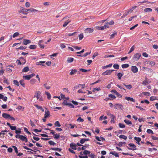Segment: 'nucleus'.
Here are the masks:
<instances>
[{
  "instance_id": "22",
  "label": "nucleus",
  "mask_w": 158,
  "mask_h": 158,
  "mask_svg": "<svg viewBox=\"0 0 158 158\" xmlns=\"http://www.w3.org/2000/svg\"><path fill=\"white\" fill-rule=\"evenodd\" d=\"M110 74L111 73L109 70H108L103 73H102V75L103 76H105L108 75H110Z\"/></svg>"
},
{
  "instance_id": "55",
  "label": "nucleus",
  "mask_w": 158,
  "mask_h": 158,
  "mask_svg": "<svg viewBox=\"0 0 158 158\" xmlns=\"http://www.w3.org/2000/svg\"><path fill=\"white\" fill-rule=\"evenodd\" d=\"M23 129H24V131H25L28 134H29V135L31 134V132H29L28 131V129L27 128L24 127L23 128Z\"/></svg>"
},
{
  "instance_id": "32",
  "label": "nucleus",
  "mask_w": 158,
  "mask_h": 158,
  "mask_svg": "<svg viewBox=\"0 0 158 158\" xmlns=\"http://www.w3.org/2000/svg\"><path fill=\"white\" fill-rule=\"evenodd\" d=\"M24 10H25V9L23 8L22 9L20 10L19 12L20 13H22L23 14L26 15L27 14V13Z\"/></svg>"
},
{
  "instance_id": "6",
  "label": "nucleus",
  "mask_w": 158,
  "mask_h": 158,
  "mask_svg": "<svg viewBox=\"0 0 158 158\" xmlns=\"http://www.w3.org/2000/svg\"><path fill=\"white\" fill-rule=\"evenodd\" d=\"M34 74H31L27 75H24L23 76V78L25 80H29L31 78L33 77Z\"/></svg>"
},
{
  "instance_id": "11",
  "label": "nucleus",
  "mask_w": 158,
  "mask_h": 158,
  "mask_svg": "<svg viewBox=\"0 0 158 158\" xmlns=\"http://www.w3.org/2000/svg\"><path fill=\"white\" fill-rule=\"evenodd\" d=\"M142 69L144 71H148V73H151L152 71V69H149L146 67H143L142 68Z\"/></svg>"
},
{
  "instance_id": "3",
  "label": "nucleus",
  "mask_w": 158,
  "mask_h": 158,
  "mask_svg": "<svg viewBox=\"0 0 158 158\" xmlns=\"http://www.w3.org/2000/svg\"><path fill=\"white\" fill-rule=\"evenodd\" d=\"M128 146H129L130 147H131L132 148H131L128 147V146H127V148L129 150H133V151L136 150L135 148L136 147V146L134 144L132 143H130L128 144Z\"/></svg>"
},
{
  "instance_id": "18",
  "label": "nucleus",
  "mask_w": 158,
  "mask_h": 158,
  "mask_svg": "<svg viewBox=\"0 0 158 158\" xmlns=\"http://www.w3.org/2000/svg\"><path fill=\"white\" fill-rule=\"evenodd\" d=\"M125 99L128 101H131L133 102H135V100L132 98L126 97Z\"/></svg>"
},
{
  "instance_id": "59",
  "label": "nucleus",
  "mask_w": 158,
  "mask_h": 158,
  "mask_svg": "<svg viewBox=\"0 0 158 158\" xmlns=\"http://www.w3.org/2000/svg\"><path fill=\"white\" fill-rule=\"evenodd\" d=\"M14 83V84L17 85V86H19V83L18 81L16 80H14L13 81Z\"/></svg>"
},
{
  "instance_id": "27",
  "label": "nucleus",
  "mask_w": 158,
  "mask_h": 158,
  "mask_svg": "<svg viewBox=\"0 0 158 158\" xmlns=\"http://www.w3.org/2000/svg\"><path fill=\"white\" fill-rule=\"evenodd\" d=\"M77 72V71L76 69H72L71 71L70 72V75H73L75 74V73Z\"/></svg>"
},
{
  "instance_id": "52",
  "label": "nucleus",
  "mask_w": 158,
  "mask_h": 158,
  "mask_svg": "<svg viewBox=\"0 0 158 158\" xmlns=\"http://www.w3.org/2000/svg\"><path fill=\"white\" fill-rule=\"evenodd\" d=\"M134 49H135L134 46L133 45L132 46V47L130 48V51L128 52V54L130 53L131 52H132L134 50Z\"/></svg>"
},
{
  "instance_id": "31",
  "label": "nucleus",
  "mask_w": 158,
  "mask_h": 158,
  "mask_svg": "<svg viewBox=\"0 0 158 158\" xmlns=\"http://www.w3.org/2000/svg\"><path fill=\"white\" fill-rule=\"evenodd\" d=\"M70 21H71L70 20L68 19L65 22L64 24H63V27H65Z\"/></svg>"
},
{
  "instance_id": "17",
  "label": "nucleus",
  "mask_w": 158,
  "mask_h": 158,
  "mask_svg": "<svg viewBox=\"0 0 158 158\" xmlns=\"http://www.w3.org/2000/svg\"><path fill=\"white\" fill-rule=\"evenodd\" d=\"M110 154L114 155L116 157H119V155L118 153L115 151L110 152Z\"/></svg>"
},
{
  "instance_id": "4",
  "label": "nucleus",
  "mask_w": 158,
  "mask_h": 158,
  "mask_svg": "<svg viewBox=\"0 0 158 158\" xmlns=\"http://www.w3.org/2000/svg\"><path fill=\"white\" fill-rule=\"evenodd\" d=\"M114 108L116 109H119L121 110L123 109V106L121 104L117 103L114 106Z\"/></svg>"
},
{
  "instance_id": "60",
  "label": "nucleus",
  "mask_w": 158,
  "mask_h": 158,
  "mask_svg": "<svg viewBox=\"0 0 158 158\" xmlns=\"http://www.w3.org/2000/svg\"><path fill=\"white\" fill-rule=\"evenodd\" d=\"M107 118V117L106 116L103 117V116H101L100 117L99 119V120H102V119H106Z\"/></svg>"
},
{
  "instance_id": "25",
  "label": "nucleus",
  "mask_w": 158,
  "mask_h": 158,
  "mask_svg": "<svg viewBox=\"0 0 158 158\" xmlns=\"http://www.w3.org/2000/svg\"><path fill=\"white\" fill-rule=\"evenodd\" d=\"M123 73H118L117 74V76H118V79L119 80H120L121 79V77L123 76Z\"/></svg>"
},
{
  "instance_id": "16",
  "label": "nucleus",
  "mask_w": 158,
  "mask_h": 158,
  "mask_svg": "<svg viewBox=\"0 0 158 158\" xmlns=\"http://www.w3.org/2000/svg\"><path fill=\"white\" fill-rule=\"evenodd\" d=\"M24 10L25 12H27L28 11H30L31 12H37L38 11L37 10H36L35 9H34L33 8H31L30 9H25Z\"/></svg>"
},
{
  "instance_id": "37",
  "label": "nucleus",
  "mask_w": 158,
  "mask_h": 158,
  "mask_svg": "<svg viewBox=\"0 0 158 158\" xmlns=\"http://www.w3.org/2000/svg\"><path fill=\"white\" fill-rule=\"evenodd\" d=\"M29 71V68L28 67H24L23 69V72H27Z\"/></svg>"
},
{
  "instance_id": "63",
  "label": "nucleus",
  "mask_w": 158,
  "mask_h": 158,
  "mask_svg": "<svg viewBox=\"0 0 158 158\" xmlns=\"http://www.w3.org/2000/svg\"><path fill=\"white\" fill-rule=\"evenodd\" d=\"M19 35V33L18 32H16L15 33L13 34L12 36L13 38H15L16 37Z\"/></svg>"
},
{
  "instance_id": "61",
  "label": "nucleus",
  "mask_w": 158,
  "mask_h": 158,
  "mask_svg": "<svg viewBox=\"0 0 158 158\" xmlns=\"http://www.w3.org/2000/svg\"><path fill=\"white\" fill-rule=\"evenodd\" d=\"M83 33H81L79 35V39L80 40H81L83 38Z\"/></svg>"
},
{
  "instance_id": "46",
  "label": "nucleus",
  "mask_w": 158,
  "mask_h": 158,
  "mask_svg": "<svg viewBox=\"0 0 158 158\" xmlns=\"http://www.w3.org/2000/svg\"><path fill=\"white\" fill-rule=\"evenodd\" d=\"M148 62L149 63V64L151 65V66H154L155 65V63L154 61H148Z\"/></svg>"
},
{
  "instance_id": "8",
  "label": "nucleus",
  "mask_w": 158,
  "mask_h": 158,
  "mask_svg": "<svg viewBox=\"0 0 158 158\" xmlns=\"http://www.w3.org/2000/svg\"><path fill=\"white\" fill-rule=\"evenodd\" d=\"M85 31L86 33H91L94 31V29L91 28H87L85 29Z\"/></svg>"
},
{
  "instance_id": "49",
  "label": "nucleus",
  "mask_w": 158,
  "mask_h": 158,
  "mask_svg": "<svg viewBox=\"0 0 158 158\" xmlns=\"http://www.w3.org/2000/svg\"><path fill=\"white\" fill-rule=\"evenodd\" d=\"M112 66V64H110L108 65H107L105 66H104L103 67L102 69H106L108 67H111Z\"/></svg>"
},
{
  "instance_id": "28",
  "label": "nucleus",
  "mask_w": 158,
  "mask_h": 158,
  "mask_svg": "<svg viewBox=\"0 0 158 158\" xmlns=\"http://www.w3.org/2000/svg\"><path fill=\"white\" fill-rule=\"evenodd\" d=\"M126 144V143L125 142H120L118 144H117V145L119 146V147H121L123 146V144Z\"/></svg>"
},
{
  "instance_id": "42",
  "label": "nucleus",
  "mask_w": 158,
  "mask_h": 158,
  "mask_svg": "<svg viewBox=\"0 0 158 158\" xmlns=\"http://www.w3.org/2000/svg\"><path fill=\"white\" fill-rule=\"evenodd\" d=\"M118 126L119 127L122 128H124L125 127V125L124 124L122 123H119Z\"/></svg>"
},
{
  "instance_id": "14",
  "label": "nucleus",
  "mask_w": 158,
  "mask_h": 158,
  "mask_svg": "<svg viewBox=\"0 0 158 158\" xmlns=\"http://www.w3.org/2000/svg\"><path fill=\"white\" fill-rule=\"evenodd\" d=\"M31 41L30 40H29L24 39L23 41V44L24 45H27L30 43H31Z\"/></svg>"
},
{
  "instance_id": "9",
  "label": "nucleus",
  "mask_w": 158,
  "mask_h": 158,
  "mask_svg": "<svg viewBox=\"0 0 158 158\" xmlns=\"http://www.w3.org/2000/svg\"><path fill=\"white\" fill-rule=\"evenodd\" d=\"M70 146L73 149H77V145L75 143H71L70 144Z\"/></svg>"
},
{
  "instance_id": "2",
  "label": "nucleus",
  "mask_w": 158,
  "mask_h": 158,
  "mask_svg": "<svg viewBox=\"0 0 158 158\" xmlns=\"http://www.w3.org/2000/svg\"><path fill=\"white\" fill-rule=\"evenodd\" d=\"M109 27V26L108 25V23L107 22V23H106V24L105 25L101 27H97V29L98 30H103L104 29H106V28H108Z\"/></svg>"
},
{
  "instance_id": "64",
  "label": "nucleus",
  "mask_w": 158,
  "mask_h": 158,
  "mask_svg": "<svg viewBox=\"0 0 158 158\" xmlns=\"http://www.w3.org/2000/svg\"><path fill=\"white\" fill-rule=\"evenodd\" d=\"M77 121L79 122H83L84 121V119L81 118V117H79L77 119Z\"/></svg>"
},
{
  "instance_id": "38",
  "label": "nucleus",
  "mask_w": 158,
  "mask_h": 158,
  "mask_svg": "<svg viewBox=\"0 0 158 158\" xmlns=\"http://www.w3.org/2000/svg\"><path fill=\"white\" fill-rule=\"evenodd\" d=\"M119 137L121 139H123L125 140L127 139V136L124 135H120L119 136Z\"/></svg>"
},
{
  "instance_id": "41",
  "label": "nucleus",
  "mask_w": 158,
  "mask_h": 158,
  "mask_svg": "<svg viewBox=\"0 0 158 158\" xmlns=\"http://www.w3.org/2000/svg\"><path fill=\"white\" fill-rule=\"evenodd\" d=\"M134 139L136 140L137 142H139L141 141V139L140 137H135L134 138Z\"/></svg>"
},
{
  "instance_id": "53",
  "label": "nucleus",
  "mask_w": 158,
  "mask_h": 158,
  "mask_svg": "<svg viewBox=\"0 0 158 158\" xmlns=\"http://www.w3.org/2000/svg\"><path fill=\"white\" fill-rule=\"evenodd\" d=\"M101 89L100 88H93V89L92 91L93 92H95V91H98L100 90Z\"/></svg>"
},
{
  "instance_id": "50",
  "label": "nucleus",
  "mask_w": 158,
  "mask_h": 158,
  "mask_svg": "<svg viewBox=\"0 0 158 158\" xmlns=\"http://www.w3.org/2000/svg\"><path fill=\"white\" fill-rule=\"evenodd\" d=\"M139 3H153L154 2H150L148 0H144L143 2H138Z\"/></svg>"
},
{
  "instance_id": "15",
  "label": "nucleus",
  "mask_w": 158,
  "mask_h": 158,
  "mask_svg": "<svg viewBox=\"0 0 158 158\" xmlns=\"http://www.w3.org/2000/svg\"><path fill=\"white\" fill-rule=\"evenodd\" d=\"M10 115L6 113H3L2 114V116L4 118L8 119L9 117H10Z\"/></svg>"
},
{
  "instance_id": "43",
  "label": "nucleus",
  "mask_w": 158,
  "mask_h": 158,
  "mask_svg": "<svg viewBox=\"0 0 158 158\" xmlns=\"http://www.w3.org/2000/svg\"><path fill=\"white\" fill-rule=\"evenodd\" d=\"M27 47L25 46L23 47V46H21L19 48H16L17 50V51L18 50V49H20V50H23L25 49Z\"/></svg>"
},
{
  "instance_id": "1",
  "label": "nucleus",
  "mask_w": 158,
  "mask_h": 158,
  "mask_svg": "<svg viewBox=\"0 0 158 158\" xmlns=\"http://www.w3.org/2000/svg\"><path fill=\"white\" fill-rule=\"evenodd\" d=\"M141 56V54L140 53H136L134 55L132 59L134 61H137L139 60Z\"/></svg>"
},
{
  "instance_id": "33",
  "label": "nucleus",
  "mask_w": 158,
  "mask_h": 158,
  "mask_svg": "<svg viewBox=\"0 0 158 158\" xmlns=\"http://www.w3.org/2000/svg\"><path fill=\"white\" fill-rule=\"evenodd\" d=\"M74 60V59L72 57H68L67 60V61L69 63L72 62Z\"/></svg>"
},
{
  "instance_id": "30",
  "label": "nucleus",
  "mask_w": 158,
  "mask_h": 158,
  "mask_svg": "<svg viewBox=\"0 0 158 158\" xmlns=\"http://www.w3.org/2000/svg\"><path fill=\"white\" fill-rule=\"evenodd\" d=\"M50 115V112L49 111H45V114H44V117L45 118H47Z\"/></svg>"
},
{
  "instance_id": "54",
  "label": "nucleus",
  "mask_w": 158,
  "mask_h": 158,
  "mask_svg": "<svg viewBox=\"0 0 158 158\" xmlns=\"http://www.w3.org/2000/svg\"><path fill=\"white\" fill-rule=\"evenodd\" d=\"M77 32H75L72 33H68L67 34V35L68 36H72L74 35L75 34H76Z\"/></svg>"
},
{
  "instance_id": "20",
  "label": "nucleus",
  "mask_w": 158,
  "mask_h": 158,
  "mask_svg": "<svg viewBox=\"0 0 158 158\" xmlns=\"http://www.w3.org/2000/svg\"><path fill=\"white\" fill-rule=\"evenodd\" d=\"M123 84L128 89H130L132 87V85H126L125 83H123Z\"/></svg>"
},
{
  "instance_id": "39",
  "label": "nucleus",
  "mask_w": 158,
  "mask_h": 158,
  "mask_svg": "<svg viewBox=\"0 0 158 158\" xmlns=\"http://www.w3.org/2000/svg\"><path fill=\"white\" fill-rule=\"evenodd\" d=\"M129 65L127 64H123L122 65V67L123 68H128L129 66Z\"/></svg>"
},
{
  "instance_id": "21",
  "label": "nucleus",
  "mask_w": 158,
  "mask_h": 158,
  "mask_svg": "<svg viewBox=\"0 0 158 158\" xmlns=\"http://www.w3.org/2000/svg\"><path fill=\"white\" fill-rule=\"evenodd\" d=\"M152 9L151 8H147L144 9V11L145 12H151L152 11Z\"/></svg>"
},
{
  "instance_id": "29",
  "label": "nucleus",
  "mask_w": 158,
  "mask_h": 158,
  "mask_svg": "<svg viewBox=\"0 0 158 158\" xmlns=\"http://www.w3.org/2000/svg\"><path fill=\"white\" fill-rule=\"evenodd\" d=\"M90 152L89 151H88L87 150H85L83 152V154L86 155H89L90 154Z\"/></svg>"
},
{
  "instance_id": "24",
  "label": "nucleus",
  "mask_w": 158,
  "mask_h": 158,
  "mask_svg": "<svg viewBox=\"0 0 158 158\" xmlns=\"http://www.w3.org/2000/svg\"><path fill=\"white\" fill-rule=\"evenodd\" d=\"M19 59L21 60L22 63V65L24 64L26 62V61L25 59L23 57H20Z\"/></svg>"
},
{
  "instance_id": "13",
  "label": "nucleus",
  "mask_w": 158,
  "mask_h": 158,
  "mask_svg": "<svg viewBox=\"0 0 158 158\" xmlns=\"http://www.w3.org/2000/svg\"><path fill=\"white\" fill-rule=\"evenodd\" d=\"M50 150L56 151L57 152H60L61 151L62 149L58 148H50Z\"/></svg>"
},
{
  "instance_id": "19",
  "label": "nucleus",
  "mask_w": 158,
  "mask_h": 158,
  "mask_svg": "<svg viewBox=\"0 0 158 158\" xmlns=\"http://www.w3.org/2000/svg\"><path fill=\"white\" fill-rule=\"evenodd\" d=\"M110 118L111 119V122L114 123L115 122L114 120L115 118V116L111 114H110Z\"/></svg>"
},
{
  "instance_id": "48",
  "label": "nucleus",
  "mask_w": 158,
  "mask_h": 158,
  "mask_svg": "<svg viewBox=\"0 0 158 158\" xmlns=\"http://www.w3.org/2000/svg\"><path fill=\"white\" fill-rule=\"evenodd\" d=\"M54 135L55 136L54 138L56 139H59L60 137V134H54Z\"/></svg>"
},
{
  "instance_id": "35",
  "label": "nucleus",
  "mask_w": 158,
  "mask_h": 158,
  "mask_svg": "<svg viewBox=\"0 0 158 158\" xmlns=\"http://www.w3.org/2000/svg\"><path fill=\"white\" fill-rule=\"evenodd\" d=\"M29 48L31 49H34L36 48V46L35 45H31L29 46Z\"/></svg>"
},
{
  "instance_id": "56",
  "label": "nucleus",
  "mask_w": 158,
  "mask_h": 158,
  "mask_svg": "<svg viewBox=\"0 0 158 158\" xmlns=\"http://www.w3.org/2000/svg\"><path fill=\"white\" fill-rule=\"evenodd\" d=\"M79 70L83 72H86L89 71V70H86L83 69H80Z\"/></svg>"
},
{
  "instance_id": "5",
  "label": "nucleus",
  "mask_w": 158,
  "mask_h": 158,
  "mask_svg": "<svg viewBox=\"0 0 158 158\" xmlns=\"http://www.w3.org/2000/svg\"><path fill=\"white\" fill-rule=\"evenodd\" d=\"M16 138H19L22 141H23V140L26 137L23 135H21L19 134H17L15 136Z\"/></svg>"
},
{
  "instance_id": "44",
  "label": "nucleus",
  "mask_w": 158,
  "mask_h": 158,
  "mask_svg": "<svg viewBox=\"0 0 158 158\" xmlns=\"http://www.w3.org/2000/svg\"><path fill=\"white\" fill-rule=\"evenodd\" d=\"M55 126L56 127H60L61 126V125L59 121H57L55 123Z\"/></svg>"
},
{
  "instance_id": "26",
  "label": "nucleus",
  "mask_w": 158,
  "mask_h": 158,
  "mask_svg": "<svg viewBox=\"0 0 158 158\" xmlns=\"http://www.w3.org/2000/svg\"><path fill=\"white\" fill-rule=\"evenodd\" d=\"M45 94L47 96V98L48 99H50L51 98V96L50 94L47 91L45 92Z\"/></svg>"
},
{
  "instance_id": "58",
  "label": "nucleus",
  "mask_w": 158,
  "mask_h": 158,
  "mask_svg": "<svg viewBox=\"0 0 158 158\" xmlns=\"http://www.w3.org/2000/svg\"><path fill=\"white\" fill-rule=\"evenodd\" d=\"M69 103L67 102L66 100H64L63 102L62 103L63 105H67L68 106V104H69Z\"/></svg>"
},
{
  "instance_id": "57",
  "label": "nucleus",
  "mask_w": 158,
  "mask_h": 158,
  "mask_svg": "<svg viewBox=\"0 0 158 158\" xmlns=\"http://www.w3.org/2000/svg\"><path fill=\"white\" fill-rule=\"evenodd\" d=\"M108 96L110 98H112L115 99L116 98V97L114 95L111 94H109Z\"/></svg>"
},
{
  "instance_id": "47",
  "label": "nucleus",
  "mask_w": 158,
  "mask_h": 158,
  "mask_svg": "<svg viewBox=\"0 0 158 158\" xmlns=\"http://www.w3.org/2000/svg\"><path fill=\"white\" fill-rule=\"evenodd\" d=\"M19 83L22 86H23V87H25V84L23 80H20L19 81Z\"/></svg>"
},
{
  "instance_id": "36",
  "label": "nucleus",
  "mask_w": 158,
  "mask_h": 158,
  "mask_svg": "<svg viewBox=\"0 0 158 158\" xmlns=\"http://www.w3.org/2000/svg\"><path fill=\"white\" fill-rule=\"evenodd\" d=\"M119 66L118 64H114L113 65V67L114 69H119Z\"/></svg>"
},
{
  "instance_id": "10",
  "label": "nucleus",
  "mask_w": 158,
  "mask_h": 158,
  "mask_svg": "<svg viewBox=\"0 0 158 158\" xmlns=\"http://www.w3.org/2000/svg\"><path fill=\"white\" fill-rule=\"evenodd\" d=\"M41 93L40 91H37L35 94L34 96V97H36L37 99H38L40 98V95Z\"/></svg>"
},
{
  "instance_id": "51",
  "label": "nucleus",
  "mask_w": 158,
  "mask_h": 158,
  "mask_svg": "<svg viewBox=\"0 0 158 158\" xmlns=\"http://www.w3.org/2000/svg\"><path fill=\"white\" fill-rule=\"evenodd\" d=\"M147 132L148 134H153L154 133L150 129H148L147 131Z\"/></svg>"
},
{
  "instance_id": "7",
  "label": "nucleus",
  "mask_w": 158,
  "mask_h": 158,
  "mask_svg": "<svg viewBox=\"0 0 158 158\" xmlns=\"http://www.w3.org/2000/svg\"><path fill=\"white\" fill-rule=\"evenodd\" d=\"M131 71L134 73H136L138 72V69L136 66H132L131 68Z\"/></svg>"
},
{
  "instance_id": "23",
  "label": "nucleus",
  "mask_w": 158,
  "mask_h": 158,
  "mask_svg": "<svg viewBox=\"0 0 158 158\" xmlns=\"http://www.w3.org/2000/svg\"><path fill=\"white\" fill-rule=\"evenodd\" d=\"M117 33L115 31H114L113 33L110 35V38L111 39L114 38L115 37L117 36Z\"/></svg>"
},
{
  "instance_id": "40",
  "label": "nucleus",
  "mask_w": 158,
  "mask_h": 158,
  "mask_svg": "<svg viewBox=\"0 0 158 158\" xmlns=\"http://www.w3.org/2000/svg\"><path fill=\"white\" fill-rule=\"evenodd\" d=\"M48 143L50 144L51 145H53L54 146L56 145V143L54 142L52 140H50L48 142Z\"/></svg>"
},
{
  "instance_id": "62",
  "label": "nucleus",
  "mask_w": 158,
  "mask_h": 158,
  "mask_svg": "<svg viewBox=\"0 0 158 158\" xmlns=\"http://www.w3.org/2000/svg\"><path fill=\"white\" fill-rule=\"evenodd\" d=\"M12 147L14 148L15 152L16 154L18 153V151L17 148L15 146H13Z\"/></svg>"
},
{
  "instance_id": "34",
  "label": "nucleus",
  "mask_w": 158,
  "mask_h": 158,
  "mask_svg": "<svg viewBox=\"0 0 158 158\" xmlns=\"http://www.w3.org/2000/svg\"><path fill=\"white\" fill-rule=\"evenodd\" d=\"M124 122L127 125H130L132 124V122L131 121L125 119L124 120Z\"/></svg>"
},
{
  "instance_id": "12",
  "label": "nucleus",
  "mask_w": 158,
  "mask_h": 158,
  "mask_svg": "<svg viewBox=\"0 0 158 158\" xmlns=\"http://www.w3.org/2000/svg\"><path fill=\"white\" fill-rule=\"evenodd\" d=\"M111 92L114 94H115L117 97L119 98L122 97V96L119 93H118L117 91L115 90H112L111 91Z\"/></svg>"
},
{
  "instance_id": "45",
  "label": "nucleus",
  "mask_w": 158,
  "mask_h": 158,
  "mask_svg": "<svg viewBox=\"0 0 158 158\" xmlns=\"http://www.w3.org/2000/svg\"><path fill=\"white\" fill-rule=\"evenodd\" d=\"M23 148L25 149H27V150H31V151H34V153H36V151H34L33 150H32V149L27 147V146H24L23 147Z\"/></svg>"
}]
</instances>
